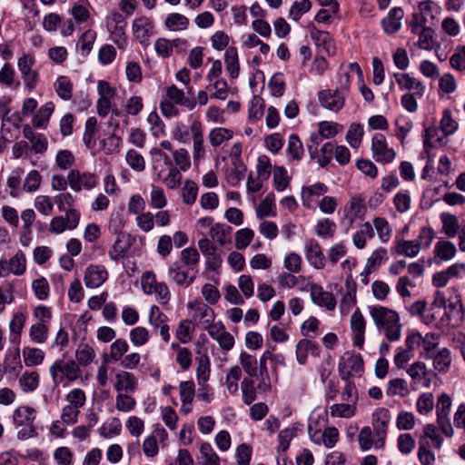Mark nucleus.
<instances>
[{
	"instance_id": "obj_1",
	"label": "nucleus",
	"mask_w": 465,
	"mask_h": 465,
	"mask_svg": "<svg viewBox=\"0 0 465 465\" xmlns=\"http://www.w3.org/2000/svg\"><path fill=\"white\" fill-rule=\"evenodd\" d=\"M369 309L375 326L380 332L383 333L387 341L390 342L399 341L402 329L399 313L381 305L371 306Z\"/></svg>"
},
{
	"instance_id": "obj_2",
	"label": "nucleus",
	"mask_w": 465,
	"mask_h": 465,
	"mask_svg": "<svg viewBox=\"0 0 465 465\" xmlns=\"http://www.w3.org/2000/svg\"><path fill=\"white\" fill-rule=\"evenodd\" d=\"M52 381L58 386L63 381L73 382L80 377L81 370L75 361L56 360L49 368Z\"/></svg>"
},
{
	"instance_id": "obj_3",
	"label": "nucleus",
	"mask_w": 465,
	"mask_h": 465,
	"mask_svg": "<svg viewBox=\"0 0 465 465\" xmlns=\"http://www.w3.org/2000/svg\"><path fill=\"white\" fill-rule=\"evenodd\" d=\"M141 285L145 294H154L156 300L163 305L171 299V292L163 282H157L156 275L152 271H146L141 277Z\"/></svg>"
},
{
	"instance_id": "obj_4",
	"label": "nucleus",
	"mask_w": 465,
	"mask_h": 465,
	"mask_svg": "<svg viewBox=\"0 0 465 465\" xmlns=\"http://www.w3.org/2000/svg\"><path fill=\"white\" fill-rule=\"evenodd\" d=\"M338 370L342 380H348L351 375L359 374L363 370V359L360 353L346 351L341 357Z\"/></svg>"
},
{
	"instance_id": "obj_5",
	"label": "nucleus",
	"mask_w": 465,
	"mask_h": 465,
	"mask_svg": "<svg viewBox=\"0 0 465 465\" xmlns=\"http://www.w3.org/2000/svg\"><path fill=\"white\" fill-rule=\"evenodd\" d=\"M35 64V57L29 54H23L17 62L25 87L30 91L35 88L39 80L38 73L33 69Z\"/></svg>"
},
{
	"instance_id": "obj_6",
	"label": "nucleus",
	"mask_w": 465,
	"mask_h": 465,
	"mask_svg": "<svg viewBox=\"0 0 465 465\" xmlns=\"http://www.w3.org/2000/svg\"><path fill=\"white\" fill-rule=\"evenodd\" d=\"M391 418V413L386 408H379L372 413V427L377 436V447H383L385 443Z\"/></svg>"
},
{
	"instance_id": "obj_7",
	"label": "nucleus",
	"mask_w": 465,
	"mask_h": 465,
	"mask_svg": "<svg viewBox=\"0 0 465 465\" xmlns=\"http://www.w3.org/2000/svg\"><path fill=\"white\" fill-rule=\"evenodd\" d=\"M372 157L378 163H391L396 156V153L392 148L387 145L386 138L382 134H375L371 143Z\"/></svg>"
},
{
	"instance_id": "obj_8",
	"label": "nucleus",
	"mask_w": 465,
	"mask_h": 465,
	"mask_svg": "<svg viewBox=\"0 0 465 465\" xmlns=\"http://www.w3.org/2000/svg\"><path fill=\"white\" fill-rule=\"evenodd\" d=\"M311 292L312 302L321 307H325L329 311H333L336 307V300L331 292H325L323 288L317 283H306L305 287H301L302 292Z\"/></svg>"
},
{
	"instance_id": "obj_9",
	"label": "nucleus",
	"mask_w": 465,
	"mask_h": 465,
	"mask_svg": "<svg viewBox=\"0 0 465 465\" xmlns=\"http://www.w3.org/2000/svg\"><path fill=\"white\" fill-rule=\"evenodd\" d=\"M68 182L71 189L74 192H80L82 188L91 190L98 183V177L92 173H81L78 170H71L68 173Z\"/></svg>"
},
{
	"instance_id": "obj_10",
	"label": "nucleus",
	"mask_w": 465,
	"mask_h": 465,
	"mask_svg": "<svg viewBox=\"0 0 465 465\" xmlns=\"http://www.w3.org/2000/svg\"><path fill=\"white\" fill-rule=\"evenodd\" d=\"M320 104L330 111L339 112L342 109L345 102V95L339 90H322L318 94Z\"/></svg>"
},
{
	"instance_id": "obj_11",
	"label": "nucleus",
	"mask_w": 465,
	"mask_h": 465,
	"mask_svg": "<svg viewBox=\"0 0 465 465\" xmlns=\"http://www.w3.org/2000/svg\"><path fill=\"white\" fill-rule=\"evenodd\" d=\"M198 247L206 259V266L208 269L215 271L222 262V257L217 252V247L212 243L211 240L203 237L198 241Z\"/></svg>"
},
{
	"instance_id": "obj_12",
	"label": "nucleus",
	"mask_w": 465,
	"mask_h": 465,
	"mask_svg": "<svg viewBox=\"0 0 465 465\" xmlns=\"http://www.w3.org/2000/svg\"><path fill=\"white\" fill-rule=\"evenodd\" d=\"M133 33L135 39L143 45H149V39L153 35V23L146 16H140L133 22Z\"/></svg>"
},
{
	"instance_id": "obj_13",
	"label": "nucleus",
	"mask_w": 465,
	"mask_h": 465,
	"mask_svg": "<svg viewBox=\"0 0 465 465\" xmlns=\"http://www.w3.org/2000/svg\"><path fill=\"white\" fill-rule=\"evenodd\" d=\"M350 323L353 334L352 343L361 350L365 340L366 322L360 309H356L351 314Z\"/></svg>"
},
{
	"instance_id": "obj_14",
	"label": "nucleus",
	"mask_w": 465,
	"mask_h": 465,
	"mask_svg": "<svg viewBox=\"0 0 465 465\" xmlns=\"http://www.w3.org/2000/svg\"><path fill=\"white\" fill-rule=\"evenodd\" d=\"M108 272L100 264H90L84 272V282L87 288H97L107 279Z\"/></svg>"
},
{
	"instance_id": "obj_15",
	"label": "nucleus",
	"mask_w": 465,
	"mask_h": 465,
	"mask_svg": "<svg viewBox=\"0 0 465 465\" xmlns=\"http://www.w3.org/2000/svg\"><path fill=\"white\" fill-rule=\"evenodd\" d=\"M305 257L308 262L314 268H324L325 257L321 245L315 239H309L305 242Z\"/></svg>"
},
{
	"instance_id": "obj_16",
	"label": "nucleus",
	"mask_w": 465,
	"mask_h": 465,
	"mask_svg": "<svg viewBox=\"0 0 465 465\" xmlns=\"http://www.w3.org/2000/svg\"><path fill=\"white\" fill-rule=\"evenodd\" d=\"M404 17V11L401 7L391 8L387 15L381 20V26L387 35L396 34L401 27V20Z\"/></svg>"
},
{
	"instance_id": "obj_17",
	"label": "nucleus",
	"mask_w": 465,
	"mask_h": 465,
	"mask_svg": "<svg viewBox=\"0 0 465 465\" xmlns=\"http://www.w3.org/2000/svg\"><path fill=\"white\" fill-rule=\"evenodd\" d=\"M191 271L190 268L182 265L181 262H175L170 265L168 275L178 285L189 286L195 279V275L191 274Z\"/></svg>"
},
{
	"instance_id": "obj_18",
	"label": "nucleus",
	"mask_w": 465,
	"mask_h": 465,
	"mask_svg": "<svg viewBox=\"0 0 465 465\" xmlns=\"http://www.w3.org/2000/svg\"><path fill=\"white\" fill-rule=\"evenodd\" d=\"M166 99L173 103L183 105L189 110H193L196 106V100L185 95L183 90L179 89L175 84H171L165 89Z\"/></svg>"
},
{
	"instance_id": "obj_19",
	"label": "nucleus",
	"mask_w": 465,
	"mask_h": 465,
	"mask_svg": "<svg viewBox=\"0 0 465 465\" xmlns=\"http://www.w3.org/2000/svg\"><path fill=\"white\" fill-rule=\"evenodd\" d=\"M132 246V236L127 233H118L116 239L109 250V257L113 261H118L124 257Z\"/></svg>"
},
{
	"instance_id": "obj_20",
	"label": "nucleus",
	"mask_w": 465,
	"mask_h": 465,
	"mask_svg": "<svg viewBox=\"0 0 465 465\" xmlns=\"http://www.w3.org/2000/svg\"><path fill=\"white\" fill-rule=\"evenodd\" d=\"M153 155V170L157 176V179L162 178V176L172 167L173 162L167 153H163L162 150L153 148L151 151Z\"/></svg>"
},
{
	"instance_id": "obj_21",
	"label": "nucleus",
	"mask_w": 465,
	"mask_h": 465,
	"mask_svg": "<svg viewBox=\"0 0 465 465\" xmlns=\"http://www.w3.org/2000/svg\"><path fill=\"white\" fill-rule=\"evenodd\" d=\"M271 353L265 351L259 360V376L257 389L262 392H268L271 391V377L267 369L266 361L271 358Z\"/></svg>"
},
{
	"instance_id": "obj_22",
	"label": "nucleus",
	"mask_w": 465,
	"mask_h": 465,
	"mask_svg": "<svg viewBox=\"0 0 465 465\" xmlns=\"http://www.w3.org/2000/svg\"><path fill=\"white\" fill-rule=\"evenodd\" d=\"M394 77L401 90H415V94L420 97L424 94L425 86L409 74L395 73Z\"/></svg>"
},
{
	"instance_id": "obj_23",
	"label": "nucleus",
	"mask_w": 465,
	"mask_h": 465,
	"mask_svg": "<svg viewBox=\"0 0 465 465\" xmlns=\"http://www.w3.org/2000/svg\"><path fill=\"white\" fill-rule=\"evenodd\" d=\"M440 218L442 223V232L447 237L454 238L461 228L457 216L449 213H442Z\"/></svg>"
},
{
	"instance_id": "obj_24",
	"label": "nucleus",
	"mask_w": 465,
	"mask_h": 465,
	"mask_svg": "<svg viewBox=\"0 0 465 465\" xmlns=\"http://www.w3.org/2000/svg\"><path fill=\"white\" fill-rule=\"evenodd\" d=\"M196 465H220V458L210 443L203 442L201 444Z\"/></svg>"
},
{
	"instance_id": "obj_25",
	"label": "nucleus",
	"mask_w": 465,
	"mask_h": 465,
	"mask_svg": "<svg viewBox=\"0 0 465 465\" xmlns=\"http://www.w3.org/2000/svg\"><path fill=\"white\" fill-rule=\"evenodd\" d=\"M114 388L117 391H134L136 389L137 381L134 375L128 371H120L115 375Z\"/></svg>"
},
{
	"instance_id": "obj_26",
	"label": "nucleus",
	"mask_w": 465,
	"mask_h": 465,
	"mask_svg": "<svg viewBox=\"0 0 465 465\" xmlns=\"http://www.w3.org/2000/svg\"><path fill=\"white\" fill-rule=\"evenodd\" d=\"M35 420V411L27 406L18 407L14 412V423L15 426L33 425Z\"/></svg>"
},
{
	"instance_id": "obj_27",
	"label": "nucleus",
	"mask_w": 465,
	"mask_h": 465,
	"mask_svg": "<svg viewBox=\"0 0 465 465\" xmlns=\"http://www.w3.org/2000/svg\"><path fill=\"white\" fill-rule=\"evenodd\" d=\"M224 63L226 64V70L230 74V76L232 79L237 78L240 72V65L236 48L230 47L225 51Z\"/></svg>"
},
{
	"instance_id": "obj_28",
	"label": "nucleus",
	"mask_w": 465,
	"mask_h": 465,
	"mask_svg": "<svg viewBox=\"0 0 465 465\" xmlns=\"http://www.w3.org/2000/svg\"><path fill=\"white\" fill-rule=\"evenodd\" d=\"M189 19L179 13L169 14L164 21V25L171 31L186 30L189 26Z\"/></svg>"
},
{
	"instance_id": "obj_29",
	"label": "nucleus",
	"mask_w": 465,
	"mask_h": 465,
	"mask_svg": "<svg viewBox=\"0 0 465 465\" xmlns=\"http://www.w3.org/2000/svg\"><path fill=\"white\" fill-rule=\"evenodd\" d=\"M54 110V104L52 102L45 103L40 107L32 119L33 125L36 128L45 127Z\"/></svg>"
},
{
	"instance_id": "obj_30",
	"label": "nucleus",
	"mask_w": 465,
	"mask_h": 465,
	"mask_svg": "<svg viewBox=\"0 0 465 465\" xmlns=\"http://www.w3.org/2000/svg\"><path fill=\"white\" fill-rule=\"evenodd\" d=\"M374 237V230L371 224L367 222L353 234L352 242L358 249H363L366 245L367 239Z\"/></svg>"
},
{
	"instance_id": "obj_31",
	"label": "nucleus",
	"mask_w": 465,
	"mask_h": 465,
	"mask_svg": "<svg viewBox=\"0 0 465 465\" xmlns=\"http://www.w3.org/2000/svg\"><path fill=\"white\" fill-rule=\"evenodd\" d=\"M328 187L322 183H316L311 186H303L302 188V200L304 206L310 207L311 198L312 196H320L324 194Z\"/></svg>"
},
{
	"instance_id": "obj_32",
	"label": "nucleus",
	"mask_w": 465,
	"mask_h": 465,
	"mask_svg": "<svg viewBox=\"0 0 465 465\" xmlns=\"http://www.w3.org/2000/svg\"><path fill=\"white\" fill-rule=\"evenodd\" d=\"M232 232V228L229 225L215 223L210 228L209 235L213 241L219 243L220 246H224L228 242L227 236Z\"/></svg>"
},
{
	"instance_id": "obj_33",
	"label": "nucleus",
	"mask_w": 465,
	"mask_h": 465,
	"mask_svg": "<svg viewBox=\"0 0 465 465\" xmlns=\"http://www.w3.org/2000/svg\"><path fill=\"white\" fill-rule=\"evenodd\" d=\"M420 250V242H419L418 240H401L395 247V251L398 254L411 258L417 256Z\"/></svg>"
},
{
	"instance_id": "obj_34",
	"label": "nucleus",
	"mask_w": 465,
	"mask_h": 465,
	"mask_svg": "<svg viewBox=\"0 0 465 465\" xmlns=\"http://www.w3.org/2000/svg\"><path fill=\"white\" fill-rule=\"evenodd\" d=\"M430 359L433 360L434 369L438 371L447 372L449 371L451 362L450 351L449 349L443 348L437 353L433 354Z\"/></svg>"
},
{
	"instance_id": "obj_35",
	"label": "nucleus",
	"mask_w": 465,
	"mask_h": 465,
	"mask_svg": "<svg viewBox=\"0 0 465 465\" xmlns=\"http://www.w3.org/2000/svg\"><path fill=\"white\" fill-rule=\"evenodd\" d=\"M456 246L450 241H440L435 245L434 253L440 260L449 261L456 255Z\"/></svg>"
},
{
	"instance_id": "obj_36",
	"label": "nucleus",
	"mask_w": 465,
	"mask_h": 465,
	"mask_svg": "<svg viewBox=\"0 0 465 465\" xmlns=\"http://www.w3.org/2000/svg\"><path fill=\"white\" fill-rule=\"evenodd\" d=\"M210 359L207 354L197 358L196 376L198 385H204L210 378Z\"/></svg>"
},
{
	"instance_id": "obj_37",
	"label": "nucleus",
	"mask_w": 465,
	"mask_h": 465,
	"mask_svg": "<svg viewBox=\"0 0 465 465\" xmlns=\"http://www.w3.org/2000/svg\"><path fill=\"white\" fill-rule=\"evenodd\" d=\"M387 259V250L385 248H378L368 258L365 264L366 274L374 272Z\"/></svg>"
},
{
	"instance_id": "obj_38",
	"label": "nucleus",
	"mask_w": 465,
	"mask_h": 465,
	"mask_svg": "<svg viewBox=\"0 0 465 465\" xmlns=\"http://www.w3.org/2000/svg\"><path fill=\"white\" fill-rule=\"evenodd\" d=\"M358 441L360 448L362 450H369L373 445L377 447V436L375 432L371 430V427H363L358 435Z\"/></svg>"
},
{
	"instance_id": "obj_39",
	"label": "nucleus",
	"mask_w": 465,
	"mask_h": 465,
	"mask_svg": "<svg viewBox=\"0 0 465 465\" xmlns=\"http://www.w3.org/2000/svg\"><path fill=\"white\" fill-rule=\"evenodd\" d=\"M239 360L242 368L248 375L247 378H253L254 376H257L258 361L254 355L243 351L241 353Z\"/></svg>"
},
{
	"instance_id": "obj_40",
	"label": "nucleus",
	"mask_w": 465,
	"mask_h": 465,
	"mask_svg": "<svg viewBox=\"0 0 465 465\" xmlns=\"http://www.w3.org/2000/svg\"><path fill=\"white\" fill-rule=\"evenodd\" d=\"M356 406L353 403H335L330 407L331 417L351 418L355 415Z\"/></svg>"
},
{
	"instance_id": "obj_41",
	"label": "nucleus",
	"mask_w": 465,
	"mask_h": 465,
	"mask_svg": "<svg viewBox=\"0 0 465 465\" xmlns=\"http://www.w3.org/2000/svg\"><path fill=\"white\" fill-rule=\"evenodd\" d=\"M386 393L388 396L405 397L409 393L408 383L404 379L395 378L389 381Z\"/></svg>"
},
{
	"instance_id": "obj_42",
	"label": "nucleus",
	"mask_w": 465,
	"mask_h": 465,
	"mask_svg": "<svg viewBox=\"0 0 465 465\" xmlns=\"http://www.w3.org/2000/svg\"><path fill=\"white\" fill-rule=\"evenodd\" d=\"M438 345L439 335L433 332L426 333L425 336H422L421 346L424 352L421 354V356L427 360L432 358L433 354H435L434 351Z\"/></svg>"
},
{
	"instance_id": "obj_43",
	"label": "nucleus",
	"mask_w": 465,
	"mask_h": 465,
	"mask_svg": "<svg viewBox=\"0 0 465 465\" xmlns=\"http://www.w3.org/2000/svg\"><path fill=\"white\" fill-rule=\"evenodd\" d=\"M24 361L26 366H36L45 360V352L38 348L25 347L23 349Z\"/></svg>"
},
{
	"instance_id": "obj_44",
	"label": "nucleus",
	"mask_w": 465,
	"mask_h": 465,
	"mask_svg": "<svg viewBox=\"0 0 465 465\" xmlns=\"http://www.w3.org/2000/svg\"><path fill=\"white\" fill-rule=\"evenodd\" d=\"M242 368L238 365L232 366L229 369L225 377V385L229 393L236 394L238 391V381L242 377Z\"/></svg>"
},
{
	"instance_id": "obj_45",
	"label": "nucleus",
	"mask_w": 465,
	"mask_h": 465,
	"mask_svg": "<svg viewBox=\"0 0 465 465\" xmlns=\"http://www.w3.org/2000/svg\"><path fill=\"white\" fill-rule=\"evenodd\" d=\"M7 262L10 273H14L18 276L25 273L26 269V261L25 253L22 251H18Z\"/></svg>"
},
{
	"instance_id": "obj_46",
	"label": "nucleus",
	"mask_w": 465,
	"mask_h": 465,
	"mask_svg": "<svg viewBox=\"0 0 465 465\" xmlns=\"http://www.w3.org/2000/svg\"><path fill=\"white\" fill-rule=\"evenodd\" d=\"M54 89L63 100H70L73 93V84L67 76H60L54 83Z\"/></svg>"
},
{
	"instance_id": "obj_47",
	"label": "nucleus",
	"mask_w": 465,
	"mask_h": 465,
	"mask_svg": "<svg viewBox=\"0 0 465 465\" xmlns=\"http://www.w3.org/2000/svg\"><path fill=\"white\" fill-rule=\"evenodd\" d=\"M241 390L242 393V401L246 405H250L256 400V390L258 389L254 386V381L252 378H244L241 383Z\"/></svg>"
},
{
	"instance_id": "obj_48",
	"label": "nucleus",
	"mask_w": 465,
	"mask_h": 465,
	"mask_svg": "<svg viewBox=\"0 0 465 465\" xmlns=\"http://www.w3.org/2000/svg\"><path fill=\"white\" fill-rule=\"evenodd\" d=\"M233 133L227 128L217 127L213 128L209 134V140L213 147L220 146L224 141L232 138Z\"/></svg>"
},
{
	"instance_id": "obj_49",
	"label": "nucleus",
	"mask_w": 465,
	"mask_h": 465,
	"mask_svg": "<svg viewBox=\"0 0 465 465\" xmlns=\"http://www.w3.org/2000/svg\"><path fill=\"white\" fill-rule=\"evenodd\" d=\"M199 261L200 255L198 251L193 247H189L181 252V259L178 262L193 271L199 263Z\"/></svg>"
},
{
	"instance_id": "obj_50",
	"label": "nucleus",
	"mask_w": 465,
	"mask_h": 465,
	"mask_svg": "<svg viewBox=\"0 0 465 465\" xmlns=\"http://www.w3.org/2000/svg\"><path fill=\"white\" fill-rule=\"evenodd\" d=\"M19 384L24 391H34L39 384V374L36 371H25L20 377Z\"/></svg>"
},
{
	"instance_id": "obj_51",
	"label": "nucleus",
	"mask_w": 465,
	"mask_h": 465,
	"mask_svg": "<svg viewBox=\"0 0 465 465\" xmlns=\"http://www.w3.org/2000/svg\"><path fill=\"white\" fill-rule=\"evenodd\" d=\"M125 161L129 167L135 172H143L145 169V160L143 156L134 149L127 151Z\"/></svg>"
},
{
	"instance_id": "obj_52",
	"label": "nucleus",
	"mask_w": 465,
	"mask_h": 465,
	"mask_svg": "<svg viewBox=\"0 0 465 465\" xmlns=\"http://www.w3.org/2000/svg\"><path fill=\"white\" fill-rule=\"evenodd\" d=\"M95 357L94 350L88 344H82L75 351L76 363L82 366L89 365Z\"/></svg>"
},
{
	"instance_id": "obj_53",
	"label": "nucleus",
	"mask_w": 465,
	"mask_h": 465,
	"mask_svg": "<svg viewBox=\"0 0 465 465\" xmlns=\"http://www.w3.org/2000/svg\"><path fill=\"white\" fill-rule=\"evenodd\" d=\"M182 170L178 169L174 165L168 169V173L163 174L159 181H162L168 188L175 189L180 186L182 181Z\"/></svg>"
},
{
	"instance_id": "obj_54",
	"label": "nucleus",
	"mask_w": 465,
	"mask_h": 465,
	"mask_svg": "<svg viewBox=\"0 0 465 465\" xmlns=\"http://www.w3.org/2000/svg\"><path fill=\"white\" fill-rule=\"evenodd\" d=\"M122 430V423L118 418H112L104 422L99 430V433L104 438H111L119 435Z\"/></svg>"
},
{
	"instance_id": "obj_55",
	"label": "nucleus",
	"mask_w": 465,
	"mask_h": 465,
	"mask_svg": "<svg viewBox=\"0 0 465 465\" xmlns=\"http://www.w3.org/2000/svg\"><path fill=\"white\" fill-rule=\"evenodd\" d=\"M198 194V186L195 182L186 180L182 189L183 202L187 205H192L195 203Z\"/></svg>"
},
{
	"instance_id": "obj_56",
	"label": "nucleus",
	"mask_w": 465,
	"mask_h": 465,
	"mask_svg": "<svg viewBox=\"0 0 465 465\" xmlns=\"http://www.w3.org/2000/svg\"><path fill=\"white\" fill-rule=\"evenodd\" d=\"M417 411L420 415H427L430 413L434 408V398L431 393H421L416 402Z\"/></svg>"
},
{
	"instance_id": "obj_57",
	"label": "nucleus",
	"mask_w": 465,
	"mask_h": 465,
	"mask_svg": "<svg viewBox=\"0 0 465 465\" xmlns=\"http://www.w3.org/2000/svg\"><path fill=\"white\" fill-rule=\"evenodd\" d=\"M97 120L95 117H89L85 122L84 133L83 135V141L85 146L89 149L95 145L94 134Z\"/></svg>"
},
{
	"instance_id": "obj_58",
	"label": "nucleus",
	"mask_w": 465,
	"mask_h": 465,
	"mask_svg": "<svg viewBox=\"0 0 465 465\" xmlns=\"http://www.w3.org/2000/svg\"><path fill=\"white\" fill-rule=\"evenodd\" d=\"M290 183V178L283 166H275L273 168V184L278 192L285 190Z\"/></svg>"
},
{
	"instance_id": "obj_59",
	"label": "nucleus",
	"mask_w": 465,
	"mask_h": 465,
	"mask_svg": "<svg viewBox=\"0 0 465 465\" xmlns=\"http://www.w3.org/2000/svg\"><path fill=\"white\" fill-rule=\"evenodd\" d=\"M195 317L201 320L203 328L213 322L215 314L213 310L204 303H198L195 309Z\"/></svg>"
},
{
	"instance_id": "obj_60",
	"label": "nucleus",
	"mask_w": 465,
	"mask_h": 465,
	"mask_svg": "<svg viewBox=\"0 0 465 465\" xmlns=\"http://www.w3.org/2000/svg\"><path fill=\"white\" fill-rule=\"evenodd\" d=\"M287 153L293 160L300 161L303 156V146L297 134H291L289 137Z\"/></svg>"
},
{
	"instance_id": "obj_61",
	"label": "nucleus",
	"mask_w": 465,
	"mask_h": 465,
	"mask_svg": "<svg viewBox=\"0 0 465 465\" xmlns=\"http://www.w3.org/2000/svg\"><path fill=\"white\" fill-rule=\"evenodd\" d=\"M167 204L163 189L153 184L150 193V206L154 209H162Z\"/></svg>"
},
{
	"instance_id": "obj_62",
	"label": "nucleus",
	"mask_w": 465,
	"mask_h": 465,
	"mask_svg": "<svg viewBox=\"0 0 465 465\" xmlns=\"http://www.w3.org/2000/svg\"><path fill=\"white\" fill-rule=\"evenodd\" d=\"M49 333V327L44 323H35L30 327L29 336L36 343H44Z\"/></svg>"
},
{
	"instance_id": "obj_63",
	"label": "nucleus",
	"mask_w": 465,
	"mask_h": 465,
	"mask_svg": "<svg viewBox=\"0 0 465 465\" xmlns=\"http://www.w3.org/2000/svg\"><path fill=\"white\" fill-rule=\"evenodd\" d=\"M363 127L360 124H351L347 134L346 140L353 148H358L363 136Z\"/></svg>"
},
{
	"instance_id": "obj_64",
	"label": "nucleus",
	"mask_w": 465,
	"mask_h": 465,
	"mask_svg": "<svg viewBox=\"0 0 465 465\" xmlns=\"http://www.w3.org/2000/svg\"><path fill=\"white\" fill-rule=\"evenodd\" d=\"M95 38L96 33L91 29L86 30L80 36L77 45H79L81 53L84 56H86L91 52Z\"/></svg>"
}]
</instances>
